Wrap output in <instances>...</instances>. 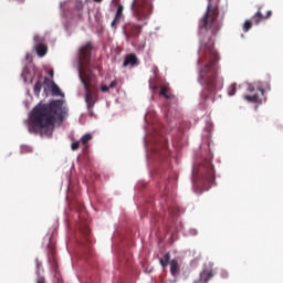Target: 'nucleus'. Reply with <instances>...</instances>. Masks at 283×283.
<instances>
[{
    "mask_svg": "<svg viewBox=\"0 0 283 283\" xmlns=\"http://www.w3.org/2000/svg\"><path fill=\"white\" fill-rule=\"evenodd\" d=\"M212 1L208 0L206 14L199 20V36H201L199 53L209 55L208 63L199 71V83L203 85V92H201L203 101H208L209 94L214 95L223 87V78L219 76V67L217 66L220 56L214 49V40H212V36H216L220 31V25L217 23L219 10L217 6L212 4Z\"/></svg>",
    "mask_w": 283,
    "mask_h": 283,
    "instance_id": "1",
    "label": "nucleus"
},
{
    "mask_svg": "<svg viewBox=\"0 0 283 283\" xmlns=\"http://www.w3.org/2000/svg\"><path fill=\"white\" fill-rule=\"evenodd\" d=\"M67 116V108L64 101L54 99L46 104H38L31 112L29 120H27L30 134H36L42 138H51L55 123H61Z\"/></svg>",
    "mask_w": 283,
    "mask_h": 283,
    "instance_id": "2",
    "label": "nucleus"
},
{
    "mask_svg": "<svg viewBox=\"0 0 283 283\" xmlns=\"http://www.w3.org/2000/svg\"><path fill=\"white\" fill-rule=\"evenodd\" d=\"M92 43H87L86 45L80 49V66L78 73L82 83L85 88V103L87 105V109H93L94 105H96L98 101L96 83L94 81L93 71L90 69L91 57H92Z\"/></svg>",
    "mask_w": 283,
    "mask_h": 283,
    "instance_id": "3",
    "label": "nucleus"
},
{
    "mask_svg": "<svg viewBox=\"0 0 283 283\" xmlns=\"http://www.w3.org/2000/svg\"><path fill=\"white\" fill-rule=\"evenodd\" d=\"M212 158L213 155L210 153L208 154V157H203L195 164V167H192V182L197 185H205L206 187L213 185L216 174L211 163Z\"/></svg>",
    "mask_w": 283,
    "mask_h": 283,
    "instance_id": "4",
    "label": "nucleus"
},
{
    "mask_svg": "<svg viewBox=\"0 0 283 283\" xmlns=\"http://www.w3.org/2000/svg\"><path fill=\"white\" fill-rule=\"evenodd\" d=\"M151 9V0H135L132 4L133 14L138 21L147 20Z\"/></svg>",
    "mask_w": 283,
    "mask_h": 283,
    "instance_id": "5",
    "label": "nucleus"
},
{
    "mask_svg": "<svg viewBox=\"0 0 283 283\" xmlns=\"http://www.w3.org/2000/svg\"><path fill=\"white\" fill-rule=\"evenodd\" d=\"M250 93H253L251 95H244V101H248V103H262V97L264 96V88L258 87L255 90V87L251 84L248 85L247 88Z\"/></svg>",
    "mask_w": 283,
    "mask_h": 283,
    "instance_id": "6",
    "label": "nucleus"
},
{
    "mask_svg": "<svg viewBox=\"0 0 283 283\" xmlns=\"http://www.w3.org/2000/svg\"><path fill=\"white\" fill-rule=\"evenodd\" d=\"M146 24L147 22H145L144 24L127 23L124 28V33L127 39H137L142 34L143 28Z\"/></svg>",
    "mask_w": 283,
    "mask_h": 283,
    "instance_id": "7",
    "label": "nucleus"
},
{
    "mask_svg": "<svg viewBox=\"0 0 283 283\" xmlns=\"http://www.w3.org/2000/svg\"><path fill=\"white\" fill-rule=\"evenodd\" d=\"M262 9L263 6H258V11L252 17V21L256 25H259L262 21L270 19L273 14L272 10H268L263 15Z\"/></svg>",
    "mask_w": 283,
    "mask_h": 283,
    "instance_id": "8",
    "label": "nucleus"
},
{
    "mask_svg": "<svg viewBox=\"0 0 283 283\" xmlns=\"http://www.w3.org/2000/svg\"><path fill=\"white\" fill-rule=\"evenodd\" d=\"M44 84L51 88V92L55 96H64L61 88L54 83V81L50 80L49 77L44 78Z\"/></svg>",
    "mask_w": 283,
    "mask_h": 283,
    "instance_id": "9",
    "label": "nucleus"
},
{
    "mask_svg": "<svg viewBox=\"0 0 283 283\" xmlns=\"http://www.w3.org/2000/svg\"><path fill=\"white\" fill-rule=\"evenodd\" d=\"M213 277V270H203L201 274H199V280L195 281V283H208Z\"/></svg>",
    "mask_w": 283,
    "mask_h": 283,
    "instance_id": "10",
    "label": "nucleus"
},
{
    "mask_svg": "<svg viewBox=\"0 0 283 283\" xmlns=\"http://www.w3.org/2000/svg\"><path fill=\"white\" fill-rule=\"evenodd\" d=\"M168 92H169V87L166 85H163L159 88V95L166 97V101H172V103H178L177 97Z\"/></svg>",
    "mask_w": 283,
    "mask_h": 283,
    "instance_id": "11",
    "label": "nucleus"
},
{
    "mask_svg": "<svg viewBox=\"0 0 283 283\" xmlns=\"http://www.w3.org/2000/svg\"><path fill=\"white\" fill-rule=\"evenodd\" d=\"M180 272V264L178 263L177 259H172L170 261V275L176 277Z\"/></svg>",
    "mask_w": 283,
    "mask_h": 283,
    "instance_id": "12",
    "label": "nucleus"
},
{
    "mask_svg": "<svg viewBox=\"0 0 283 283\" xmlns=\"http://www.w3.org/2000/svg\"><path fill=\"white\" fill-rule=\"evenodd\" d=\"M138 64V59L135 54H128L124 61V66H127V65H137Z\"/></svg>",
    "mask_w": 283,
    "mask_h": 283,
    "instance_id": "13",
    "label": "nucleus"
},
{
    "mask_svg": "<svg viewBox=\"0 0 283 283\" xmlns=\"http://www.w3.org/2000/svg\"><path fill=\"white\" fill-rule=\"evenodd\" d=\"M171 255L170 253L164 254V258L159 259V264H161V268L166 269L169 265Z\"/></svg>",
    "mask_w": 283,
    "mask_h": 283,
    "instance_id": "14",
    "label": "nucleus"
},
{
    "mask_svg": "<svg viewBox=\"0 0 283 283\" xmlns=\"http://www.w3.org/2000/svg\"><path fill=\"white\" fill-rule=\"evenodd\" d=\"M35 50L40 56H44L46 54L48 48L45 44L39 43L35 46Z\"/></svg>",
    "mask_w": 283,
    "mask_h": 283,
    "instance_id": "15",
    "label": "nucleus"
},
{
    "mask_svg": "<svg viewBox=\"0 0 283 283\" xmlns=\"http://www.w3.org/2000/svg\"><path fill=\"white\" fill-rule=\"evenodd\" d=\"M252 25H253V23H252L251 20H245L243 25H242L243 32L250 31L252 29Z\"/></svg>",
    "mask_w": 283,
    "mask_h": 283,
    "instance_id": "16",
    "label": "nucleus"
},
{
    "mask_svg": "<svg viewBox=\"0 0 283 283\" xmlns=\"http://www.w3.org/2000/svg\"><path fill=\"white\" fill-rule=\"evenodd\" d=\"M124 7L122 4L118 6L117 12H116V20H119L123 18Z\"/></svg>",
    "mask_w": 283,
    "mask_h": 283,
    "instance_id": "17",
    "label": "nucleus"
},
{
    "mask_svg": "<svg viewBox=\"0 0 283 283\" xmlns=\"http://www.w3.org/2000/svg\"><path fill=\"white\" fill-rule=\"evenodd\" d=\"M235 93H237V84L234 83L230 85V87H228V95L233 96L235 95Z\"/></svg>",
    "mask_w": 283,
    "mask_h": 283,
    "instance_id": "18",
    "label": "nucleus"
},
{
    "mask_svg": "<svg viewBox=\"0 0 283 283\" xmlns=\"http://www.w3.org/2000/svg\"><path fill=\"white\" fill-rule=\"evenodd\" d=\"M90 140H93V135L91 133L85 134L82 138H81V143H90Z\"/></svg>",
    "mask_w": 283,
    "mask_h": 283,
    "instance_id": "19",
    "label": "nucleus"
},
{
    "mask_svg": "<svg viewBox=\"0 0 283 283\" xmlns=\"http://www.w3.org/2000/svg\"><path fill=\"white\" fill-rule=\"evenodd\" d=\"M41 88H42V83L38 81L36 84L34 85V93L39 95L41 92Z\"/></svg>",
    "mask_w": 283,
    "mask_h": 283,
    "instance_id": "20",
    "label": "nucleus"
},
{
    "mask_svg": "<svg viewBox=\"0 0 283 283\" xmlns=\"http://www.w3.org/2000/svg\"><path fill=\"white\" fill-rule=\"evenodd\" d=\"M109 88H111V87H109V86H107V85H105V84H103V85H102V87H101V90H102V92H103V93L108 92V91H109Z\"/></svg>",
    "mask_w": 283,
    "mask_h": 283,
    "instance_id": "21",
    "label": "nucleus"
},
{
    "mask_svg": "<svg viewBox=\"0 0 283 283\" xmlns=\"http://www.w3.org/2000/svg\"><path fill=\"white\" fill-rule=\"evenodd\" d=\"M78 147H80V143H73L72 144L73 151H76V149H78Z\"/></svg>",
    "mask_w": 283,
    "mask_h": 283,
    "instance_id": "22",
    "label": "nucleus"
},
{
    "mask_svg": "<svg viewBox=\"0 0 283 283\" xmlns=\"http://www.w3.org/2000/svg\"><path fill=\"white\" fill-rule=\"evenodd\" d=\"M36 283H45V279L43 276H39Z\"/></svg>",
    "mask_w": 283,
    "mask_h": 283,
    "instance_id": "23",
    "label": "nucleus"
},
{
    "mask_svg": "<svg viewBox=\"0 0 283 283\" xmlns=\"http://www.w3.org/2000/svg\"><path fill=\"white\" fill-rule=\"evenodd\" d=\"M117 86V81L115 80V81H113L112 83H111V85L108 86L109 88H114V87H116Z\"/></svg>",
    "mask_w": 283,
    "mask_h": 283,
    "instance_id": "24",
    "label": "nucleus"
},
{
    "mask_svg": "<svg viewBox=\"0 0 283 283\" xmlns=\"http://www.w3.org/2000/svg\"><path fill=\"white\" fill-rule=\"evenodd\" d=\"M120 20H116V18L114 19V21L112 22V27L116 28V24L119 22Z\"/></svg>",
    "mask_w": 283,
    "mask_h": 283,
    "instance_id": "25",
    "label": "nucleus"
},
{
    "mask_svg": "<svg viewBox=\"0 0 283 283\" xmlns=\"http://www.w3.org/2000/svg\"><path fill=\"white\" fill-rule=\"evenodd\" d=\"M166 120H169V113L166 114Z\"/></svg>",
    "mask_w": 283,
    "mask_h": 283,
    "instance_id": "26",
    "label": "nucleus"
},
{
    "mask_svg": "<svg viewBox=\"0 0 283 283\" xmlns=\"http://www.w3.org/2000/svg\"><path fill=\"white\" fill-rule=\"evenodd\" d=\"M197 63L201 64L202 63V59H199V61H197Z\"/></svg>",
    "mask_w": 283,
    "mask_h": 283,
    "instance_id": "27",
    "label": "nucleus"
},
{
    "mask_svg": "<svg viewBox=\"0 0 283 283\" xmlns=\"http://www.w3.org/2000/svg\"><path fill=\"white\" fill-rule=\"evenodd\" d=\"M94 1L101 3L103 0H94Z\"/></svg>",
    "mask_w": 283,
    "mask_h": 283,
    "instance_id": "28",
    "label": "nucleus"
},
{
    "mask_svg": "<svg viewBox=\"0 0 283 283\" xmlns=\"http://www.w3.org/2000/svg\"><path fill=\"white\" fill-rule=\"evenodd\" d=\"M206 147H208V149H210V145L209 144H206Z\"/></svg>",
    "mask_w": 283,
    "mask_h": 283,
    "instance_id": "29",
    "label": "nucleus"
},
{
    "mask_svg": "<svg viewBox=\"0 0 283 283\" xmlns=\"http://www.w3.org/2000/svg\"><path fill=\"white\" fill-rule=\"evenodd\" d=\"M19 2H23L24 0H18Z\"/></svg>",
    "mask_w": 283,
    "mask_h": 283,
    "instance_id": "30",
    "label": "nucleus"
},
{
    "mask_svg": "<svg viewBox=\"0 0 283 283\" xmlns=\"http://www.w3.org/2000/svg\"><path fill=\"white\" fill-rule=\"evenodd\" d=\"M50 75H52V76H53V71L50 73Z\"/></svg>",
    "mask_w": 283,
    "mask_h": 283,
    "instance_id": "31",
    "label": "nucleus"
}]
</instances>
